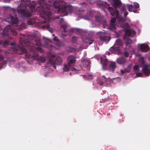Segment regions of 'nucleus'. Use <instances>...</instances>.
Here are the masks:
<instances>
[{"instance_id":"obj_13","label":"nucleus","mask_w":150,"mask_h":150,"mask_svg":"<svg viewBox=\"0 0 150 150\" xmlns=\"http://www.w3.org/2000/svg\"><path fill=\"white\" fill-rule=\"evenodd\" d=\"M138 47L142 52H146L149 49V47L146 43L138 44Z\"/></svg>"},{"instance_id":"obj_29","label":"nucleus","mask_w":150,"mask_h":150,"mask_svg":"<svg viewBox=\"0 0 150 150\" xmlns=\"http://www.w3.org/2000/svg\"><path fill=\"white\" fill-rule=\"evenodd\" d=\"M9 44V41L8 40H5L4 41L0 40V44L3 45L4 46H6Z\"/></svg>"},{"instance_id":"obj_52","label":"nucleus","mask_w":150,"mask_h":150,"mask_svg":"<svg viewBox=\"0 0 150 150\" xmlns=\"http://www.w3.org/2000/svg\"><path fill=\"white\" fill-rule=\"evenodd\" d=\"M85 48H84V49H85ZM83 48H82V49H83Z\"/></svg>"},{"instance_id":"obj_21","label":"nucleus","mask_w":150,"mask_h":150,"mask_svg":"<svg viewBox=\"0 0 150 150\" xmlns=\"http://www.w3.org/2000/svg\"><path fill=\"white\" fill-rule=\"evenodd\" d=\"M116 62L118 64L120 65L124 64L127 62L125 59L123 57L117 58L116 60Z\"/></svg>"},{"instance_id":"obj_34","label":"nucleus","mask_w":150,"mask_h":150,"mask_svg":"<svg viewBox=\"0 0 150 150\" xmlns=\"http://www.w3.org/2000/svg\"><path fill=\"white\" fill-rule=\"evenodd\" d=\"M86 1H88L90 4H92L96 1L97 0H86Z\"/></svg>"},{"instance_id":"obj_3","label":"nucleus","mask_w":150,"mask_h":150,"mask_svg":"<svg viewBox=\"0 0 150 150\" xmlns=\"http://www.w3.org/2000/svg\"><path fill=\"white\" fill-rule=\"evenodd\" d=\"M107 1L102 0H98L97 2V4L102 9L106 8L108 9L110 14L113 16H115L117 18V22H118L121 25H124L125 22L124 18L119 14V11L113 7H109L110 5L115 6L118 7L120 9L121 14H123L124 17H126L128 14L125 8V5L121 3L120 0H107Z\"/></svg>"},{"instance_id":"obj_43","label":"nucleus","mask_w":150,"mask_h":150,"mask_svg":"<svg viewBox=\"0 0 150 150\" xmlns=\"http://www.w3.org/2000/svg\"><path fill=\"white\" fill-rule=\"evenodd\" d=\"M59 17L58 16H56L55 17H54V20L56 19H59Z\"/></svg>"},{"instance_id":"obj_26","label":"nucleus","mask_w":150,"mask_h":150,"mask_svg":"<svg viewBox=\"0 0 150 150\" xmlns=\"http://www.w3.org/2000/svg\"><path fill=\"white\" fill-rule=\"evenodd\" d=\"M71 67L70 65L68 64V63L65 64L62 68V69L64 71H67Z\"/></svg>"},{"instance_id":"obj_2","label":"nucleus","mask_w":150,"mask_h":150,"mask_svg":"<svg viewBox=\"0 0 150 150\" xmlns=\"http://www.w3.org/2000/svg\"><path fill=\"white\" fill-rule=\"evenodd\" d=\"M21 0V3L20 5V8L19 9L13 8H11L15 17L10 16L11 21V24L15 25L17 26V28L16 29L11 28L10 25L6 26L1 33V35L4 37L8 35V33L9 31H11L13 36H16L18 34L16 30H21L25 28L26 25L25 23L18 21L17 17V15L23 18H25L29 17L31 15L29 9L31 12H33L35 11V8L37 5L35 2L33 1L30 2V0Z\"/></svg>"},{"instance_id":"obj_47","label":"nucleus","mask_w":150,"mask_h":150,"mask_svg":"<svg viewBox=\"0 0 150 150\" xmlns=\"http://www.w3.org/2000/svg\"><path fill=\"white\" fill-rule=\"evenodd\" d=\"M74 50V48H71V51H72V50Z\"/></svg>"},{"instance_id":"obj_31","label":"nucleus","mask_w":150,"mask_h":150,"mask_svg":"<svg viewBox=\"0 0 150 150\" xmlns=\"http://www.w3.org/2000/svg\"><path fill=\"white\" fill-rule=\"evenodd\" d=\"M23 65L20 68V70L22 72H25L28 70V69L26 67L24 66H23Z\"/></svg>"},{"instance_id":"obj_44","label":"nucleus","mask_w":150,"mask_h":150,"mask_svg":"<svg viewBox=\"0 0 150 150\" xmlns=\"http://www.w3.org/2000/svg\"><path fill=\"white\" fill-rule=\"evenodd\" d=\"M3 8L6 9L7 8H10V7L9 6H3Z\"/></svg>"},{"instance_id":"obj_53","label":"nucleus","mask_w":150,"mask_h":150,"mask_svg":"<svg viewBox=\"0 0 150 150\" xmlns=\"http://www.w3.org/2000/svg\"><path fill=\"white\" fill-rule=\"evenodd\" d=\"M18 7H19V6H18Z\"/></svg>"},{"instance_id":"obj_41","label":"nucleus","mask_w":150,"mask_h":150,"mask_svg":"<svg viewBox=\"0 0 150 150\" xmlns=\"http://www.w3.org/2000/svg\"><path fill=\"white\" fill-rule=\"evenodd\" d=\"M11 0H4V1L5 3H9Z\"/></svg>"},{"instance_id":"obj_33","label":"nucleus","mask_w":150,"mask_h":150,"mask_svg":"<svg viewBox=\"0 0 150 150\" xmlns=\"http://www.w3.org/2000/svg\"><path fill=\"white\" fill-rule=\"evenodd\" d=\"M22 65V63H18L16 64V67L17 68H20Z\"/></svg>"},{"instance_id":"obj_24","label":"nucleus","mask_w":150,"mask_h":150,"mask_svg":"<svg viewBox=\"0 0 150 150\" xmlns=\"http://www.w3.org/2000/svg\"><path fill=\"white\" fill-rule=\"evenodd\" d=\"M107 59L105 58L101 59L100 63L102 65L103 69H106L107 65Z\"/></svg>"},{"instance_id":"obj_32","label":"nucleus","mask_w":150,"mask_h":150,"mask_svg":"<svg viewBox=\"0 0 150 150\" xmlns=\"http://www.w3.org/2000/svg\"><path fill=\"white\" fill-rule=\"evenodd\" d=\"M79 69H76L75 67H73V68H71V71H75V72L76 73H78V72L79 71Z\"/></svg>"},{"instance_id":"obj_16","label":"nucleus","mask_w":150,"mask_h":150,"mask_svg":"<svg viewBox=\"0 0 150 150\" xmlns=\"http://www.w3.org/2000/svg\"><path fill=\"white\" fill-rule=\"evenodd\" d=\"M110 51L112 53H115L119 55L121 53L120 49L118 47H115L112 46L110 48Z\"/></svg>"},{"instance_id":"obj_27","label":"nucleus","mask_w":150,"mask_h":150,"mask_svg":"<svg viewBox=\"0 0 150 150\" xmlns=\"http://www.w3.org/2000/svg\"><path fill=\"white\" fill-rule=\"evenodd\" d=\"M96 20L99 23H101L103 20V16H96L95 17Z\"/></svg>"},{"instance_id":"obj_4","label":"nucleus","mask_w":150,"mask_h":150,"mask_svg":"<svg viewBox=\"0 0 150 150\" xmlns=\"http://www.w3.org/2000/svg\"><path fill=\"white\" fill-rule=\"evenodd\" d=\"M39 5L38 6L37 9L39 12L40 16L44 19V21L47 20L49 21L51 18L52 12L48 9V6L46 4L44 0H39L38 1ZM45 21H38V20L35 18H30L27 21L28 25H34L35 26L38 25L43 29H47L51 33L53 32V29L50 28V25L47 23H45Z\"/></svg>"},{"instance_id":"obj_8","label":"nucleus","mask_w":150,"mask_h":150,"mask_svg":"<svg viewBox=\"0 0 150 150\" xmlns=\"http://www.w3.org/2000/svg\"><path fill=\"white\" fill-rule=\"evenodd\" d=\"M138 64H136L134 67V70L136 73V77L142 76V75L141 72H138L139 71V66L142 68V72L144 73L146 76H149L150 74V69L149 67L150 66H148L145 64L144 57H140L139 58Z\"/></svg>"},{"instance_id":"obj_30","label":"nucleus","mask_w":150,"mask_h":150,"mask_svg":"<svg viewBox=\"0 0 150 150\" xmlns=\"http://www.w3.org/2000/svg\"><path fill=\"white\" fill-rule=\"evenodd\" d=\"M92 77V75L91 74L84 75H83V77L86 80L91 79Z\"/></svg>"},{"instance_id":"obj_7","label":"nucleus","mask_w":150,"mask_h":150,"mask_svg":"<svg viewBox=\"0 0 150 150\" xmlns=\"http://www.w3.org/2000/svg\"><path fill=\"white\" fill-rule=\"evenodd\" d=\"M53 7L52 11L55 13L61 14V16H67L68 13H71L73 10L74 7L71 5L66 6L67 3L63 1L62 5L59 6V4L57 1H52Z\"/></svg>"},{"instance_id":"obj_19","label":"nucleus","mask_w":150,"mask_h":150,"mask_svg":"<svg viewBox=\"0 0 150 150\" xmlns=\"http://www.w3.org/2000/svg\"><path fill=\"white\" fill-rule=\"evenodd\" d=\"M6 62L3 57L0 54V69L4 68L6 66Z\"/></svg>"},{"instance_id":"obj_10","label":"nucleus","mask_w":150,"mask_h":150,"mask_svg":"<svg viewBox=\"0 0 150 150\" xmlns=\"http://www.w3.org/2000/svg\"><path fill=\"white\" fill-rule=\"evenodd\" d=\"M120 80L121 79L119 77L110 79L109 78H106L105 76L103 75L102 77H100L98 79L97 83L100 85L110 86L111 83L113 82L114 83H116L120 82Z\"/></svg>"},{"instance_id":"obj_35","label":"nucleus","mask_w":150,"mask_h":150,"mask_svg":"<svg viewBox=\"0 0 150 150\" xmlns=\"http://www.w3.org/2000/svg\"><path fill=\"white\" fill-rule=\"evenodd\" d=\"M77 38L76 37V36H74L72 37V42L73 43H74L76 42V40H77Z\"/></svg>"},{"instance_id":"obj_22","label":"nucleus","mask_w":150,"mask_h":150,"mask_svg":"<svg viewBox=\"0 0 150 150\" xmlns=\"http://www.w3.org/2000/svg\"><path fill=\"white\" fill-rule=\"evenodd\" d=\"M81 62L83 66L85 67H88L90 65V62L88 59L82 58Z\"/></svg>"},{"instance_id":"obj_18","label":"nucleus","mask_w":150,"mask_h":150,"mask_svg":"<svg viewBox=\"0 0 150 150\" xmlns=\"http://www.w3.org/2000/svg\"><path fill=\"white\" fill-rule=\"evenodd\" d=\"M139 4L137 2H134L133 3V5L132 4H127V7L128 9V10L129 12H132V9L134 8H138L139 7Z\"/></svg>"},{"instance_id":"obj_28","label":"nucleus","mask_w":150,"mask_h":150,"mask_svg":"<svg viewBox=\"0 0 150 150\" xmlns=\"http://www.w3.org/2000/svg\"><path fill=\"white\" fill-rule=\"evenodd\" d=\"M114 45L118 46H121L122 45V40L117 39L116 40Z\"/></svg>"},{"instance_id":"obj_5","label":"nucleus","mask_w":150,"mask_h":150,"mask_svg":"<svg viewBox=\"0 0 150 150\" xmlns=\"http://www.w3.org/2000/svg\"><path fill=\"white\" fill-rule=\"evenodd\" d=\"M125 19V22L124 23V25L122 26L121 24L118 22L119 25L120 26L122 27L123 28V29L121 30H118L119 33H117V31H115L114 33L116 34V36H119L120 35V33L123 31L125 33V35L123 37V39L126 41V47H129L130 46L129 45L131 44L132 42V41L129 39L128 37L129 36L132 37L134 36L136 34V32L133 30L130 29L125 28V27H129V23H130V20L129 18H127L126 17H124Z\"/></svg>"},{"instance_id":"obj_40","label":"nucleus","mask_w":150,"mask_h":150,"mask_svg":"<svg viewBox=\"0 0 150 150\" xmlns=\"http://www.w3.org/2000/svg\"><path fill=\"white\" fill-rule=\"evenodd\" d=\"M124 54L126 57H128L129 55V54L127 52H125Z\"/></svg>"},{"instance_id":"obj_25","label":"nucleus","mask_w":150,"mask_h":150,"mask_svg":"<svg viewBox=\"0 0 150 150\" xmlns=\"http://www.w3.org/2000/svg\"><path fill=\"white\" fill-rule=\"evenodd\" d=\"M53 40L54 41L55 44L58 47H60L62 46V43L59 41L57 37H54V38Z\"/></svg>"},{"instance_id":"obj_1","label":"nucleus","mask_w":150,"mask_h":150,"mask_svg":"<svg viewBox=\"0 0 150 150\" xmlns=\"http://www.w3.org/2000/svg\"><path fill=\"white\" fill-rule=\"evenodd\" d=\"M22 36L23 38H20L19 44L17 45L14 42L11 44V48L9 49L8 52L10 53H17L20 54L23 53L25 54L26 60L27 62L28 60L31 58L36 59L38 62L44 63L46 61L45 58L42 56H39L36 53L40 52H43L44 51L39 47H36L35 45L40 46H44L46 48L52 49L54 47L50 44L51 42L50 40L44 38L43 40L45 44L43 45L39 41L34 39H32L30 40L28 39V38L25 37L23 34H21L20 37Z\"/></svg>"},{"instance_id":"obj_15","label":"nucleus","mask_w":150,"mask_h":150,"mask_svg":"<svg viewBox=\"0 0 150 150\" xmlns=\"http://www.w3.org/2000/svg\"><path fill=\"white\" fill-rule=\"evenodd\" d=\"M82 40L84 42L88 43L89 45H91L94 42V40L91 38H87L85 36H82L81 38Z\"/></svg>"},{"instance_id":"obj_45","label":"nucleus","mask_w":150,"mask_h":150,"mask_svg":"<svg viewBox=\"0 0 150 150\" xmlns=\"http://www.w3.org/2000/svg\"><path fill=\"white\" fill-rule=\"evenodd\" d=\"M44 75L45 77H47L48 76V74L45 73L44 74Z\"/></svg>"},{"instance_id":"obj_46","label":"nucleus","mask_w":150,"mask_h":150,"mask_svg":"<svg viewBox=\"0 0 150 150\" xmlns=\"http://www.w3.org/2000/svg\"><path fill=\"white\" fill-rule=\"evenodd\" d=\"M135 54H136V55L137 56H140V54H138L137 53H136Z\"/></svg>"},{"instance_id":"obj_37","label":"nucleus","mask_w":150,"mask_h":150,"mask_svg":"<svg viewBox=\"0 0 150 150\" xmlns=\"http://www.w3.org/2000/svg\"><path fill=\"white\" fill-rule=\"evenodd\" d=\"M103 23V28H105L107 25V23L106 21L105 20H103L101 23Z\"/></svg>"},{"instance_id":"obj_51","label":"nucleus","mask_w":150,"mask_h":150,"mask_svg":"<svg viewBox=\"0 0 150 150\" xmlns=\"http://www.w3.org/2000/svg\"><path fill=\"white\" fill-rule=\"evenodd\" d=\"M53 36H54V34L52 35Z\"/></svg>"},{"instance_id":"obj_9","label":"nucleus","mask_w":150,"mask_h":150,"mask_svg":"<svg viewBox=\"0 0 150 150\" xmlns=\"http://www.w3.org/2000/svg\"><path fill=\"white\" fill-rule=\"evenodd\" d=\"M83 7L85 8V9L83 10L80 8L77 12L79 15L78 18L76 19V20H79L82 18L83 16H84V19L89 20L93 16L92 12L90 10V8H89L88 6V5L84 6Z\"/></svg>"},{"instance_id":"obj_20","label":"nucleus","mask_w":150,"mask_h":150,"mask_svg":"<svg viewBox=\"0 0 150 150\" xmlns=\"http://www.w3.org/2000/svg\"><path fill=\"white\" fill-rule=\"evenodd\" d=\"M132 64H130L128 65L127 68H125L124 70L121 69L120 72L121 74H124L125 73L129 72L132 69Z\"/></svg>"},{"instance_id":"obj_42","label":"nucleus","mask_w":150,"mask_h":150,"mask_svg":"<svg viewBox=\"0 0 150 150\" xmlns=\"http://www.w3.org/2000/svg\"><path fill=\"white\" fill-rule=\"evenodd\" d=\"M132 11H133L134 13H139L138 12L137 10H134L133 11L132 10Z\"/></svg>"},{"instance_id":"obj_23","label":"nucleus","mask_w":150,"mask_h":150,"mask_svg":"<svg viewBox=\"0 0 150 150\" xmlns=\"http://www.w3.org/2000/svg\"><path fill=\"white\" fill-rule=\"evenodd\" d=\"M116 68V63L113 62H110L109 67V70L110 71H114Z\"/></svg>"},{"instance_id":"obj_36","label":"nucleus","mask_w":150,"mask_h":150,"mask_svg":"<svg viewBox=\"0 0 150 150\" xmlns=\"http://www.w3.org/2000/svg\"><path fill=\"white\" fill-rule=\"evenodd\" d=\"M48 55L52 58H54L55 57L54 54L53 53L51 52L49 53L48 54Z\"/></svg>"},{"instance_id":"obj_11","label":"nucleus","mask_w":150,"mask_h":150,"mask_svg":"<svg viewBox=\"0 0 150 150\" xmlns=\"http://www.w3.org/2000/svg\"><path fill=\"white\" fill-rule=\"evenodd\" d=\"M62 59L60 57H57L55 60H54L53 59L50 58L49 59L48 63L46 65V67L45 69V71L50 69L49 71H52V69L48 67L49 66L53 67L54 69L56 68V67L54 65L55 64L57 65H60L62 63Z\"/></svg>"},{"instance_id":"obj_50","label":"nucleus","mask_w":150,"mask_h":150,"mask_svg":"<svg viewBox=\"0 0 150 150\" xmlns=\"http://www.w3.org/2000/svg\"><path fill=\"white\" fill-rule=\"evenodd\" d=\"M71 72H70V75H71Z\"/></svg>"},{"instance_id":"obj_14","label":"nucleus","mask_w":150,"mask_h":150,"mask_svg":"<svg viewBox=\"0 0 150 150\" xmlns=\"http://www.w3.org/2000/svg\"><path fill=\"white\" fill-rule=\"evenodd\" d=\"M115 18H112L111 19L110 25L108 28L109 29L114 31L116 29V24L115 23Z\"/></svg>"},{"instance_id":"obj_12","label":"nucleus","mask_w":150,"mask_h":150,"mask_svg":"<svg viewBox=\"0 0 150 150\" xmlns=\"http://www.w3.org/2000/svg\"><path fill=\"white\" fill-rule=\"evenodd\" d=\"M97 35L101 41L105 42L106 43H108L110 40V37L105 33L104 30L97 32Z\"/></svg>"},{"instance_id":"obj_6","label":"nucleus","mask_w":150,"mask_h":150,"mask_svg":"<svg viewBox=\"0 0 150 150\" xmlns=\"http://www.w3.org/2000/svg\"><path fill=\"white\" fill-rule=\"evenodd\" d=\"M59 24L61 28L63 30L61 34V36L63 38H64L69 35H71L72 33L74 32H76L77 34L81 35H86L88 33L87 30L79 28H72L69 29H67L69 25L62 18H60Z\"/></svg>"},{"instance_id":"obj_38","label":"nucleus","mask_w":150,"mask_h":150,"mask_svg":"<svg viewBox=\"0 0 150 150\" xmlns=\"http://www.w3.org/2000/svg\"><path fill=\"white\" fill-rule=\"evenodd\" d=\"M96 24L95 22H92L90 26L92 28L95 27L96 26Z\"/></svg>"},{"instance_id":"obj_39","label":"nucleus","mask_w":150,"mask_h":150,"mask_svg":"<svg viewBox=\"0 0 150 150\" xmlns=\"http://www.w3.org/2000/svg\"><path fill=\"white\" fill-rule=\"evenodd\" d=\"M58 3L59 4V6L62 5V3L63 1L66 2V0H60L59 1H57Z\"/></svg>"},{"instance_id":"obj_17","label":"nucleus","mask_w":150,"mask_h":150,"mask_svg":"<svg viewBox=\"0 0 150 150\" xmlns=\"http://www.w3.org/2000/svg\"><path fill=\"white\" fill-rule=\"evenodd\" d=\"M76 61V58L73 56H69L67 59V63L72 67L74 65Z\"/></svg>"},{"instance_id":"obj_48","label":"nucleus","mask_w":150,"mask_h":150,"mask_svg":"<svg viewBox=\"0 0 150 150\" xmlns=\"http://www.w3.org/2000/svg\"><path fill=\"white\" fill-rule=\"evenodd\" d=\"M6 52H8L6 50L5 51V53H6Z\"/></svg>"},{"instance_id":"obj_49","label":"nucleus","mask_w":150,"mask_h":150,"mask_svg":"<svg viewBox=\"0 0 150 150\" xmlns=\"http://www.w3.org/2000/svg\"><path fill=\"white\" fill-rule=\"evenodd\" d=\"M108 55H109L110 54V53L108 52Z\"/></svg>"}]
</instances>
